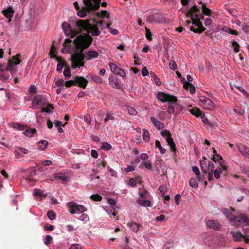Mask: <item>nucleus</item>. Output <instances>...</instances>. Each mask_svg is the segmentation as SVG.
Masks as SVG:
<instances>
[{
  "label": "nucleus",
  "instance_id": "1",
  "mask_svg": "<svg viewBox=\"0 0 249 249\" xmlns=\"http://www.w3.org/2000/svg\"><path fill=\"white\" fill-rule=\"evenodd\" d=\"M92 41V37L88 34H80L73 40V43L76 48L75 53L71 55V58L73 69L84 66L85 62L83 61L85 56L83 52L90 46Z\"/></svg>",
  "mask_w": 249,
  "mask_h": 249
},
{
  "label": "nucleus",
  "instance_id": "2",
  "mask_svg": "<svg viewBox=\"0 0 249 249\" xmlns=\"http://www.w3.org/2000/svg\"><path fill=\"white\" fill-rule=\"evenodd\" d=\"M75 32L72 37H76L83 32H86L87 34H91L93 36H98L101 32L96 25H91L88 20L78 19L75 21L74 27Z\"/></svg>",
  "mask_w": 249,
  "mask_h": 249
},
{
  "label": "nucleus",
  "instance_id": "3",
  "mask_svg": "<svg viewBox=\"0 0 249 249\" xmlns=\"http://www.w3.org/2000/svg\"><path fill=\"white\" fill-rule=\"evenodd\" d=\"M85 7L78 10L77 15L81 18L86 15V12L90 13L98 10L100 7V0H83Z\"/></svg>",
  "mask_w": 249,
  "mask_h": 249
},
{
  "label": "nucleus",
  "instance_id": "4",
  "mask_svg": "<svg viewBox=\"0 0 249 249\" xmlns=\"http://www.w3.org/2000/svg\"><path fill=\"white\" fill-rule=\"evenodd\" d=\"M157 99L162 103L169 102V106L167 107V112L169 114H172L175 111L173 104H176L178 101L177 98L173 95L160 92L157 95Z\"/></svg>",
  "mask_w": 249,
  "mask_h": 249
},
{
  "label": "nucleus",
  "instance_id": "5",
  "mask_svg": "<svg viewBox=\"0 0 249 249\" xmlns=\"http://www.w3.org/2000/svg\"><path fill=\"white\" fill-rule=\"evenodd\" d=\"M201 15L196 14L195 17L196 18H194V16L191 17L192 20V23L195 27L197 26V28L196 29L194 26H191L189 29L191 31L194 33H201L205 30V28L203 26L202 23L200 21V17Z\"/></svg>",
  "mask_w": 249,
  "mask_h": 249
},
{
  "label": "nucleus",
  "instance_id": "6",
  "mask_svg": "<svg viewBox=\"0 0 249 249\" xmlns=\"http://www.w3.org/2000/svg\"><path fill=\"white\" fill-rule=\"evenodd\" d=\"M69 212L71 214H80L87 211V208L82 205H78L73 201H71L67 204Z\"/></svg>",
  "mask_w": 249,
  "mask_h": 249
},
{
  "label": "nucleus",
  "instance_id": "7",
  "mask_svg": "<svg viewBox=\"0 0 249 249\" xmlns=\"http://www.w3.org/2000/svg\"><path fill=\"white\" fill-rule=\"evenodd\" d=\"M55 49V47L53 45L51 46V49L50 51V57L55 59L58 62V63L57 65V71L59 72H61L63 67L66 65V62L61 57H58L54 54L53 51Z\"/></svg>",
  "mask_w": 249,
  "mask_h": 249
},
{
  "label": "nucleus",
  "instance_id": "8",
  "mask_svg": "<svg viewBox=\"0 0 249 249\" xmlns=\"http://www.w3.org/2000/svg\"><path fill=\"white\" fill-rule=\"evenodd\" d=\"M200 105L205 109L212 110L215 107L214 103L210 99L207 98H203L200 100Z\"/></svg>",
  "mask_w": 249,
  "mask_h": 249
},
{
  "label": "nucleus",
  "instance_id": "9",
  "mask_svg": "<svg viewBox=\"0 0 249 249\" xmlns=\"http://www.w3.org/2000/svg\"><path fill=\"white\" fill-rule=\"evenodd\" d=\"M61 27L64 31L65 35L67 36H70L71 38H74L75 37H72L73 34L75 32V30L73 29L71 26L67 22H64L62 23Z\"/></svg>",
  "mask_w": 249,
  "mask_h": 249
},
{
  "label": "nucleus",
  "instance_id": "10",
  "mask_svg": "<svg viewBox=\"0 0 249 249\" xmlns=\"http://www.w3.org/2000/svg\"><path fill=\"white\" fill-rule=\"evenodd\" d=\"M109 66L110 67L111 72L114 74H117L122 77H124L125 76V73L124 71L119 67L116 64L112 62H110L109 63Z\"/></svg>",
  "mask_w": 249,
  "mask_h": 249
},
{
  "label": "nucleus",
  "instance_id": "11",
  "mask_svg": "<svg viewBox=\"0 0 249 249\" xmlns=\"http://www.w3.org/2000/svg\"><path fill=\"white\" fill-rule=\"evenodd\" d=\"M231 234L234 241L240 242L242 239H244L246 243L248 244L249 243V236L244 235L241 232H232Z\"/></svg>",
  "mask_w": 249,
  "mask_h": 249
},
{
  "label": "nucleus",
  "instance_id": "12",
  "mask_svg": "<svg viewBox=\"0 0 249 249\" xmlns=\"http://www.w3.org/2000/svg\"><path fill=\"white\" fill-rule=\"evenodd\" d=\"M233 222H235L237 225L245 223L249 224V218L247 217L246 214L240 213L237 216H235Z\"/></svg>",
  "mask_w": 249,
  "mask_h": 249
},
{
  "label": "nucleus",
  "instance_id": "13",
  "mask_svg": "<svg viewBox=\"0 0 249 249\" xmlns=\"http://www.w3.org/2000/svg\"><path fill=\"white\" fill-rule=\"evenodd\" d=\"M75 86H78L85 89L87 84H88V81L83 76H76L74 77Z\"/></svg>",
  "mask_w": 249,
  "mask_h": 249
},
{
  "label": "nucleus",
  "instance_id": "14",
  "mask_svg": "<svg viewBox=\"0 0 249 249\" xmlns=\"http://www.w3.org/2000/svg\"><path fill=\"white\" fill-rule=\"evenodd\" d=\"M46 99L41 95L35 96L32 100V104L34 105H39L44 106L46 104Z\"/></svg>",
  "mask_w": 249,
  "mask_h": 249
},
{
  "label": "nucleus",
  "instance_id": "15",
  "mask_svg": "<svg viewBox=\"0 0 249 249\" xmlns=\"http://www.w3.org/2000/svg\"><path fill=\"white\" fill-rule=\"evenodd\" d=\"M231 211L234 212L235 209L231 207L230 209L225 208L222 210L224 215L229 219L230 222H233L235 216L232 214Z\"/></svg>",
  "mask_w": 249,
  "mask_h": 249
},
{
  "label": "nucleus",
  "instance_id": "16",
  "mask_svg": "<svg viewBox=\"0 0 249 249\" xmlns=\"http://www.w3.org/2000/svg\"><path fill=\"white\" fill-rule=\"evenodd\" d=\"M206 225L209 228L214 230H219L221 228V224L216 220H208L206 222Z\"/></svg>",
  "mask_w": 249,
  "mask_h": 249
},
{
  "label": "nucleus",
  "instance_id": "17",
  "mask_svg": "<svg viewBox=\"0 0 249 249\" xmlns=\"http://www.w3.org/2000/svg\"><path fill=\"white\" fill-rule=\"evenodd\" d=\"M50 180L51 181L60 180L63 181L64 182H66L68 180V177L67 176L61 173H58L53 175L50 178Z\"/></svg>",
  "mask_w": 249,
  "mask_h": 249
},
{
  "label": "nucleus",
  "instance_id": "18",
  "mask_svg": "<svg viewBox=\"0 0 249 249\" xmlns=\"http://www.w3.org/2000/svg\"><path fill=\"white\" fill-rule=\"evenodd\" d=\"M150 120L153 123L155 127H156L158 130H162L164 128V124L163 123L159 121L154 117H151Z\"/></svg>",
  "mask_w": 249,
  "mask_h": 249
},
{
  "label": "nucleus",
  "instance_id": "19",
  "mask_svg": "<svg viewBox=\"0 0 249 249\" xmlns=\"http://www.w3.org/2000/svg\"><path fill=\"white\" fill-rule=\"evenodd\" d=\"M14 11L13 10V9L11 7H8L6 9H3L2 11V14L8 18V22L9 23L11 22V19H10L11 18H12L14 14Z\"/></svg>",
  "mask_w": 249,
  "mask_h": 249
},
{
  "label": "nucleus",
  "instance_id": "20",
  "mask_svg": "<svg viewBox=\"0 0 249 249\" xmlns=\"http://www.w3.org/2000/svg\"><path fill=\"white\" fill-rule=\"evenodd\" d=\"M238 149L245 157L249 158V148L244 145L239 144L238 145Z\"/></svg>",
  "mask_w": 249,
  "mask_h": 249
},
{
  "label": "nucleus",
  "instance_id": "21",
  "mask_svg": "<svg viewBox=\"0 0 249 249\" xmlns=\"http://www.w3.org/2000/svg\"><path fill=\"white\" fill-rule=\"evenodd\" d=\"M71 40L69 38L66 39L63 43L64 48H62L61 52L63 53H66L69 51L71 46Z\"/></svg>",
  "mask_w": 249,
  "mask_h": 249
},
{
  "label": "nucleus",
  "instance_id": "22",
  "mask_svg": "<svg viewBox=\"0 0 249 249\" xmlns=\"http://www.w3.org/2000/svg\"><path fill=\"white\" fill-rule=\"evenodd\" d=\"M20 57L21 54L19 53L17 54L16 55L13 56L11 59H9L8 62H12L11 64L12 65H18L21 61L20 59Z\"/></svg>",
  "mask_w": 249,
  "mask_h": 249
},
{
  "label": "nucleus",
  "instance_id": "23",
  "mask_svg": "<svg viewBox=\"0 0 249 249\" xmlns=\"http://www.w3.org/2000/svg\"><path fill=\"white\" fill-rule=\"evenodd\" d=\"M166 142L168 143V145L170 146V149L173 152L176 151V145L175 142H174L173 139L171 137H168V138H166Z\"/></svg>",
  "mask_w": 249,
  "mask_h": 249
},
{
  "label": "nucleus",
  "instance_id": "24",
  "mask_svg": "<svg viewBox=\"0 0 249 249\" xmlns=\"http://www.w3.org/2000/svg\"><path fill=\"white\" fill-rule=\"evenodd\" d=\"M109 82L110 85L113 88H118L119 87L117 79L113 76H109Z\"/></svg>",
  "mask_w": 249,
  "mask_h": 249
},
{
  "label": "nucleus",
  "instance_id": "25",
  "mask_svg": "<svg viewBox=\"0 0 249 249\" xmlns=\"http://www.w3.org/2000/svg\"><path fill=\"white\" fill-rule=\"evenodd\" d=\"M217 156V157L218 158V162L219 163L220 167L222 169V170L223 171H227V167L226 165V162L223 160L222 157L219 155H216Z\"/></svg>",
  "mask_w": 249,
  "mask_h": 249
},
{
  "label": "nucleus",
  "instance_id": "26",
  "mask_svg": "<svg viewBox=\"0 0 249 249\" xmlns=\"http://www.w3.org/2000/svg\"><path fill=\"white\" fill-rule=\"evenodd\" d=\"M199 9L197 8L196 6L195 5L192 6L190 10L187 12L186 15L188 17H191L192 16H194V13H196L199 12Z\"/></svg>",
  "mask_w": 249,
  "mask_h": 249
},
{
  "label": "nucleus",
  "instance_id": "27",
  "mask_svg": "<svg viewBox=\"0 0 249 249\" xmlns=\"http://www.w3.org/2000/svg\"><path fill=\"white\" fill-rule=\"evenodd\" d=\"M98 56L99 54L97 52L93 50L89 51L87 52V56L89 57L87 58V60H89L92 58H96Z\"/></svg>",
  "mask_w": 249,
  "mask_h": 249
},
{
  "label": "nucleus",
  "instance_id": "28",
  "mask_svg": "<svg viewBox=\"0 0 249 249\" xmlns=\"http://www.w3.org/2000/svg\"><path fill=\"white\" fill-rule=\"evenodd\" d=\"M199 4H202V13L205 15L210 16L211 15V10L207 7L205 3H203L202 2H199Z\"/></svg>",
  "mask_w": 249,
  "mask_h": 249
},
{
  "label": "nucleus",
  "instance_id": "29",
  "mask_svg": "<svg viewBox=\"0 0 249 249\" xmlns=\"http://www.w3.org/2000/svg\"><path fill=\"white\" fill-rule=\"evenodd\" d=\"M189 112L196 117H199L202 112L200 109L197 107H194L189 110Z\"/></svg>",
  "mask_w": 249,
  "mask_h": 249
},
{
  "label": "nucleus",
  "instance_id": "30",
  "mask_svg": "<svg viewBox=\"0 0 249 249\" xmlns=\"http://www.w3.org/2000/svg\"><path fill=\"white\" fill-rule=\"evenodd\" d=\"M127 226L135 232H138L139 230V225L135 222L128 223Z\"/></svg>",
  "mask_w": 249,
  "mask_h": 249
},
{
  "label": "nucleus",
  "instance_id": "31",
  "mask_svg": "<svg viewBox=\"0 0 249 249\" xmlns=\"http://www.w3.org/2000/svg\"><path fill=\"white\" fill-rule=\"evenodd\" d=\"M48 141L45 140L40 141L37 143L38 148L41 150H44L45 149L48 145Z\"/></svg>",
  "mask_w": 249,
  "mask_h": 249
},
{
  "label": "nucleus",
  "instance_id": "32",
  "mask_svg": "<svg viewBox=\"0 0 249 249\" xmlns=\"http://www.w3.org/2000/svg\"><path fill=\"white\" fill-rule=\"evenodd\" d=\"M184 89L186 90H189V91L191 94H194L196 91L195 86L189 82H187V84H185Z\"/></svg>",
  "mask_w": 249,
  "mask_h": 249
},
{
  "label": "nucleus",
  "instance_id": "33",
  "mask_svg": "<svg viewBox=\"0 0 249 249\" xmlns=\"http://www.w3.org/2000/svg\"><path fill=\"white\" fill-rule=\"evenodd\" d=\"M155 147L159 149L161 154H163L166 152V149L162 147L160 142L158 140H156L155 141Z\"/></svg>",
  "mask_w": 249,
  "mask_h": 249
},
{
  "label": "nucleus",
  "instance_id": "34",
  "mask_svg": "<svg viewBox=\"0 0 249 249\" xmlns=\"http://www.w3.org/2000/svg\"><path fill=\"white\" fill-rule=\"evenodd\" d=\"M11 63L12 62H8L6 71H9L12 74H13L15 73L16 69L14 66L15 65L11 64Z\"/></svg>",
  "mask_w": 249,
  "mask_h": 249
},
{
  "label": "nucleus",
  "instance_id": "35",
  "mask_svg": "<svg viewBox=\"0 0 249 249\" xmlns=\"http://www.w3.org/2000/svg\"><path fill=\"white\" fill-rule=\"evenodd\" d=\"M200 165L202 172L205 174H207L208 166L206 164V161L201 160L200 161Z\"/></svg>",
  "mask_w": 249,
  "mask_h": 249
},
{
  "label": "nucleus",
  "instance_id": "36",
  "mask_svg": "<svg viewBox=\"0 0 249 249\" xmlns=\"http://www.w3.org/2000/svg\"><path fill=\"white\" fill-rule=\"evenodd\" d=\"M36 132V129L29 128L26 129L24 132V133L27 136L32 137Z\"/></svg>",
  "mask_w": 249,
  "mask_h": 249
},
{
  "label": "nucleus",
  "instance_id": "37",
  "mask_svg": "<svg viewBox=\"0 0 249 249\" xmlns=\"http://www.w3.org/2000/svg\"><path fill=\"white\" fill-rule=\"evenodd\" d=\"M150 75H151V78L153 79V81L155 82V83L157 86H159V85H161V82L160 80L155 73H151Z\"/></svg>",
  "mask_w": 249,
  "mask_h": 249
},
{
  "label": "nucleus",
  "instance_id": "38",
  "mask_svg": "<svg viewBox=\"0 0 249 249\" xmlns=\"http://www.w3.org/2000/svg\"><path fill=\"white\" fill-rule=\"evenodd\" d=\"M143 131V139L144 141H145L146 142H148L149 141L150 139V134L148 130H147L145 129H143L142 130Z\"/></svg>",
  "mask_w": 249,
  "mask_h": 249
},
{
  "label": "nucleus",
  "instance_id": "39",
  "mask_svg": "<svg viewBox=\"0 0 249 249\" xmlns=\"http://www.w3.org/2000/svg\"><path fill=\"white\" fill-rule=\"evenodd\" d=\"M138 202L139 204L141 206L145 207H149L151 205V202L149 200L139 199L138 200Z\"/></svg>",
  "mask_w": 249,
  "mask_h": 249
},
{
  "label": "nucleus",
  "instance_id": "40",
  "mask_svg": "<svg viewBox=\"0 0 249 249\" xmlns=\"http://www.w3.org/2000/svg\"><path fill=\"white\" fill-rule=\"evenodd\" d=\"M214 177L216 179H219L220 177V175L222 174V169L221 167H217L215 170L213 171Z\"/></svg>",
  "mask_w": 249,
  "mask_h": 249
},
{
  "label": "nucleus",
  "instance_id": "41",
  "mask_svg": "<svg viewBox=\"0 0 249 249\" xmlns=\"http://www.w3.org/2000/svg\"><path fill=\"white\" fill-rule=\"evenodd\" d=\"M96 14L102 18H104L106 17L107 18H109V13L106 10H103L101 12V13L97 12Z\"/></svg>",
  "mask_w": 249,
  "mask_h": 249
},
{
  "label": "nucleus",
  "instance_id": "42",
  "mask_svg": "<svg viewBox=\"0 0 249 249\" xmlns=\"http://www.w3.org/2000/svg\"><path fill=\"white\" fill-rule=\"evenodd\" d=\"M90 198L94 201H101L102 199V196L99 194H94L90 196Z\"/></svg>",
  "mask_w": 249,
  "mask_h": 249
},
{
  "label": "nucleus",
  "instance_id": "43",
  "mask_svg": "<svg viewBox=\"0 0 249 249\" xmlns=\"http://www.w3.org/2000/svg\"><path fill=\"white\" fill-rule=\"evenodd\" d=\"M47 216L49 219L53 220L55 219L56 214L53 211L50 210L47 212Z\"/></svg>",
  "mask_w": 249,
  "mask_h": 249
},
{
  "label": "nucleus",
  "instance_id": "44",
  "mask_svg": "<svg viewBox=\"0 0 249 249\" xmlns=\"http://www.w3.org/2000/svg\"><path fill=\"white\" fill-rule=\"evenodd\" d=\"M54 107L50 104L47 105V107H43L41 109V112L50 113V109H53Z\"/></svg>",
  "mask_w": 249,
  "mask_h": 249
},
{
  "label": "nucleus",
  "instance_id": "45",
  "mask_svg": "<svg viewBox=\"0 0 249 249\" xmlns=\"http://www.w3.org/2000/svg\"><path fill=\"white\" fill-rule=\"evenodd\" d=\"M189 185L193 188H196L198 187V183L194 178H191L189 181Z\"/></svg>",
  "mask_w": 249,
  "mask_h": 249
},
{
  "label": "nucleus",
  "instance_id": "46",
  "mask_svg": "<svg viewBox=\"0 0 249 249\" xmlns=\"http://www.w3.org/2000/svg\"><path fill=\"white\" fill-rule=\"evenodd\" d=\"M33 174H35V175L36 174V172L35 170H33L31 173V174L30 175H29L28 177H27L26 180H29V182L35 181L36 179L33 177Z\"/></svg>",
  "mask_w": 249,
  "mask_h": 249
},
{
  "label": "nucleus",
  "instance_id": "47",
  "mask_svg": "<svg viewBox=\"0 0 249 249\" xmlns=\"http://www.w3.org/2000/svg\"><path fill=\"white\" fill-rule=\"evenodd\" d=\"M112 148L111 145L107 142H104L102 144V149L104 150H109Z\"/></svg>",
  "mask_w": 249,
  "mask_h": 249
},
{
  "label": "nucleus",
  "instance_id": "48",
  "mask_svg": "<svg viewBox=\"0 0 249 249\" xmlns=\"http://www.w3.org/2000/svg\"><path fill=\"white\" fill-rule=\"evenodd\" d=\"M145 30H146L145 36H146V38L148 40L151 41L152 40V33H151L150 29H149L148 28L146 27Z\"/></svg>",
  "mask_w": 249,
  "mask_h": 249
},
{
  "label": "nucleus",
  "instance_id": "49",
  "mask_svg": "<svg viewBox=\"0 0 249 249\" xmlns=\"http://www.w3.org/2000/svg\"><path fill=\"white\" fill-rule=\"evenodd\" d=\"M161 135L163 137L168 138V137H171V134L170 131L167 129H164L160 132Z\"/></svg>",
  "mask_w": 249,
  "mask_h": 249
},
{
  "label": "nucleus",
  "instance_id": "50",
  "mask_svg": "<svg viewBox=\"0 0 249 249\" xmlns=\"http://www.w3.org/2000/svg\"><path fill=\"white\" fill-rule=\"evenodd\" d=\"M73 85L75 86L74 77H73V80H69L65 83V86L66 87H70Z\"/></svg>",
  "mask_w": 249,
  "mask_h": 249
},
{
  "label": "nucleus",
  "instance_id": "51",
  "mask_svg": "<svg viewBox=\"0 0 249 249\" xmlns=\"http://www.w3.org/2000/svg\"><path fill=\"white\" fill-rule=\"evenodd\" d=\"M114 119L115 118L112 114L107 113L106 115V117L104 118V121L105 123H107L108 120H114Z\"/></svg>",
  "mask_w": 249,
  "mask_h": 249
},
{
  "label": "nucleus",
  "instance_id": "52",
  "mask_svg": "<svg viewBox=\"0 0 249 249\" xmlns=\"http://www.w3.org/2000/svg\"><path fill=\"white\" fill-rule=\"evenodd\" d=\"M232 45L234 47V51L235 53H238L239 51L240 46L239 44L235 41L232 42Z\"/></svg>",
  "mask_w": 249,
  "mask_h": 249
},
{
  "label": "nucleus",
  "instance_id": "53",
  "mask_svg": "<svg viewBox=\"0 0 249 249\" xmlns=\"http://www.w3.org/2000/svg\"><path fill=\"white\" fill-rule=\"evenodd\" d=\"M91 79L94 82L96 83H101L103 81L102 79L96 75H93L91 77Z\"/></svg>",
  "mask_w": 249,
  "mask_h": 249
},
{
  "label": "nucleus",
  "instance_id": "54",
  "mask_svg": "<svg viewBox=\"0 0 249 249\" xmlns=\"http://www.w3.org/2000/svg\"><path fill=\"white\" fill-rule=\"evenodd\" d=\"M241 29L245 33H249V26L246 23H243L241 25Z\"/></svg>",
  "mask_w": 249,
  "mask_h": 249
},
{
  "label": "nucleus",
  "instance_id": "55",
  "mask_svg": "<svg viewBox=\"0 0 249 249\" xmlns=\"http://www.w3.org/2000/svg\"><path fill=\"white\" fill-rule=\"evenodd\" d=\"M207 166L208 170H210V172H213L214 170V165L212 161H209Z\"/></svg>",
  "mask_w": 249,
  "mask_h": 249
},
{
  "label": "nucleus",
  "instance_id": "56",
  "mask_svg": "<svg viewBox=\"0 0 249 249\" xmlns=\"http://www.w3.org/2000/svg\"><path fill=\"white\" fill-rule=\"evenodd\" d=\"M127 111L129 114L132 115H135L137 113L136 110L131 107H127Z\"/></svg>",
  "mask_w": 249,
  "mask_h": 249
},
{
  "label": "nucleus",
  "instance_id": "57",
  "mask_svg": "<svg viewBox=\"0 0 249 249\" xmlns=\"http://www.w3.org/2000/svg\"><path fill=\"white\" fill-rule=\"evenodd\" d=\"M67 123V122H65L64 124H63L61 121L57 120V121H55L54 125L56 128L61 127V126L62 127H64Z\"/></svg>",
  "mask_w": 249,
  "mask_h": 249
},
{
  "label": "nucleus",
  "instance_id": "58",
  "mask_svg": "<svg viewBox=\"0 0 249 249\" xmlns=\"http://www.w3.org/2000/svg\"><path fill=\"white\" fill-rule=\"evenodd\" d=\"M63 74L65 76L68 77H70L71 76V72L69 68H65L63 71Z\"/></svg>",
  "mask_w": 249,
  "mask_h": 249
},
{
  "label": "nucleus",
  "instance_id": "59",
  "mask_svg": "<svg viewBox=\"0 0 249 249\" xmlns=\"http://www.w3.org/2000/svg\"><path fill=\"white\" fill-rule=\"evenodd\" d=\"M28 91L31 94H35L36 92V89L34 85H31Z\"/></svg>",
  "mask_w": 249,
  "mask_h": 249
},
{
  "label": "nucleus",
  "instance_id": "60",
  "mask_svg": "<svg viewBox=\"0 0 249 249\" xmlns=\"http://www.w3.org/2000/svg\"><path fill=\"white\" fill-rule=\"evenodd\" d=\"M34 195L36 196H40V197H42V196H43V192L40 189H36L35 192H34Z\"/></svg>",
  "mask_w": 249,
  "mask_h": 249
},
{
  "label": "nucleus",
  "instance_id": "61",
  "mask_svg": "<svg viewBox=\"0 0 249 249\" xmlns=\"http://www.w3.org/2000/svg\"><path fill=\"white\" fill-rule=\"evenodd\" d=\"M142 164L145 166L146 168L147 169L151 170L152 169V163L151 161H148L147 162H144L142 163Z\"/></svg>",
  "mask_w": 249,
  "mask_h": 249
},
{
  "label": "nucleus",
  "instance_id": "62",
  "mask_svg": "<svg viewBox=\"0 0 249 249\" xmlns=\"http://www.w3.org/2000/svg\"><path fill=\"white\" fill-rule=\"evenodd\" d=\"M84 120L89 125L90 124L91 119L89 114H86L84 115Z\"/></svg>",
  "mask_w": 249,
  "mask_h": 249
},
{
  "label": "nucleus",
  "instance_id": "63",
  "mask_svg": "<svg viewBox=\"0 0 249 249\" xmlns=\"http://www.w3.org/2000/svg\"><path fill=\"white\" fill-rule=\"evenodd\" d=\"M52 237L51 235H47L45 237V244L46 245H49L51 241L52 240Z\"/></svg>",
  "mask_w": 249,
  "mask_h": 249
},
{
  "label": "nucleus",
  "instance_id": "64",
  "mask_svg": "<svg viewBox=\"0 0 249 249\" xmlns=\"http://www.w3.org/2000/svg\"><path fill=\"white\" fill-rule=\"evenodd\" d=\"M79 219L86 222L89 221V218L87 214H83L80 216Z\"/></svg>",
  "mask_w": 249,
  "mask_h": 249
}]
</instances>
